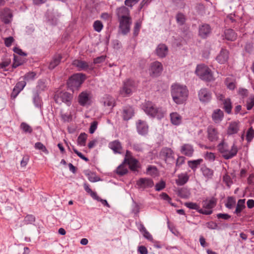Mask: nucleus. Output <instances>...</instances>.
I'll use <instances>...</instances> for the list:
<instances>
[{
  "label": "nucleus",
  "instance_id": "1",
  "mask_svg": "<svg viewBox=\"0 0 254 254\" xmlns=\"http://www.w3.org/2000/svg\"><path fill=\"white\" fill-rule=\"evenodd\" d=\"M171 94L175 103L183 104L188 99L189 90L186 86L175 83L171 85Z\"/></svg>",
  "mask_w": 254,
  "mask_h": 254
},
{
  "label": "nucleus",
  "instance_id": "2",
  "mask_svg": "<svg viewBox=\"0 0 254 254\" xmlns=\"http://www.w3.org/2000/svg\"><path fill=\"white\" fill-rule=\"evenodd\" d=\"M141 108L145 113L151 118L161 120L164 117L165 112L163 108L157 106L151 101L145 100L142 104Z\"/></svg>",
  "mask_w": 254,
  "mask_h": 254
},
{
  "label": "nucleus",
  "instance_id": "3",
  "mask_svg": "<svg viewBox=\"0 0 254 254\" xmlns=\"http://www.w3.org/2000/svg\"><path fill=\"white\" fill-rule=\"evenodd\" d=\"M217 150L226 160L231 159L236 156L238 149L235 143H233L230 149L228 144L222 140L217 146Z\"/></svg>",
  "mask_w": 254,
  "mask_h": 254
},
{
  "label": "nucleus",
  "instance_id": "4",
  "mask_svg": "<svg viewBox=\"0 0 254 254\" xmlns=\"http://www.w3.org/2000/svg\"><path fill=\"white\" fill-rule=\"evenodd\" d=\"M138 87V83L130 78L123 81V85L120 88V94L124 97H129L135 92Z\"/></svg>",
  "mask_w": 254,
  "mask_h": 254
},
{
  "label": "nucleus",
  "instance_id": "5",
  "mask_svg": "<svg viewBox=\"0 0 254 254\" xmlns=\"http://www.w3.org/2000/svg\"><path fill=\"white\" fill-rule=\"evenodd\" d=\"M86 79V75L82 73H76L71 75L67 80L68 88L74 91L78 90Z\"/></svg>",
  "mask_w": 254,
  "mask_h": 254
},
{
  "label": "nucleus",
  "instance_id": "6",
  "mask_svg": "<svg viewBox=\"0 0 254 254\" xmlns=\"http://www.w3.org/2000/svg\"><path fill=\"white\" fill-rule=\"evenodd\" d=\"M195 73L201 79L206 81H211L214 79L211 70L204 64L196 66Z\"/></svg>",
  "mask_w": 254,
  "mask_h": 254
},
{
  "label": "nucleus",
  "instance_id": "7",
  "mask_svg": "<svg viewBox=\"0 0 254 254\" xmlns=\"http://www.w3.org/2000/svg\"><path fill=\"white\" fill-rule=\"evenodd\" d=\"M73 96L71 94L66 91H61L56 93L54 96V100L56 103L61 104L64 103L68 106L71 104Z\"/></svg>",
  "mask_w": 254,
  "mask_h": 254
},
{
  "label": "nucleus",
  "instance_id": "8",
  "mask_svg": "<svg viewBox=\"0 0 254 254\" xmlns=\"http://www.w3.org/2000/svg\"><path fill=\"white\" fill-rule=\"evenodd\" d=\"M119 28L123 35H127L130 30V26L132 24L131 17H124V18L119 19Z\"/></svg>",
  "mask_w": 254,
  "mask_h": 254
},
{
  "label": "nucleus",
  "instance_id": "9",
  "mask_svg": "<svg viewBox=\"0 0 254 254\" xmlns=\"http://www.w3.org/2000/svg\"><path fill=\"white\" fill-rule=\"evenodd\" d=\"M72 64L77 67L79 71L84 70L89 72L93 70L94 69L92 63L88 64L87 62L80 60H74Z\"/></svg>",
  "mask_w": 254,
  "mask_h": 254
},
{
  "label": "nucleus",
  "instance_id": "10",
  "mask_svg": "<svg viewBox=\"0 0 254 254\" xmlns=\"http://www.w3.org/2000/svg\"><path fill=\"white\" fill-rule=\"evenodd\" d=\"M212 93L207 88H202L198 92V97L199 101L202 103H208L212 99Z\"/></svg>",
  "mask_w": 254,
  "mask_h": 254
},
{
  "label": "nucleus",
  "instance_id": "11",
  "mask_svg": "<svg viewBox=\"0 0 254 254\" xmlns=\"http://www.w3.org/2000/svg\"><path fill=\"white\" fill-rule=\"evenodd\" d=\"M136 185L138 189L143 190L145 189L153 187L154 182L151 178H141L136 181Z\"/></svg>",
  "mask_w": 254,
  "mask_h": 254
},
{
  "label": "nucleus",
  "instance_id": "12",
  "mask_svg": "<svg viewBox=\"0 0 254 254\" xmlns=\"http://www.w3.org/2000/svg\"><path fill=\"white\" fill-rule=\"evenodd\" d=\"M91 96L89 92L87 91L81 92L78 97V102L81 106L90 105L91 103Z\"/></svg>",
  "mask_w": 254,
  "mask_h": 254
},
{
  "label": "nucleus",
  "instance_id": "13",
  "mask_svg": "<svg viewBox=\"0 0 254 254\" xmlns=\"http://www.w3.org/2000/svg\"><path fill=\"white\" fill-rule=\"evenodd\" d=\"M206 132L207 139L210 142H216L218 140L219 132L216 127L210 125L207 127Z\"/></svg>",
  "mask_w": 254,
  "mask_h": 254
},
{
  "label": "nucleus",
  "instance_id": "14",
  "mask_svg": "<svg viewBox=\"0 0 254 254\" xmlns=\"http://www.w3.org/2000/svg\"><path fill=\"white\" fill-rule=\"evenodd\" d=\"M229 58V52L225 48H222L215 59L220 64H225L228 61Z\"/></svg>",
  "mask_w": 254,
  "mask_h": 254
},
{
  "label": "nucleus",
  "instance_id": "15",
  "mask_svg": "<svg viewBox=\"0 0 254 254\" xmlns=\"http://www.w3.org/2000/svg\"><path fill=\"white\" fill-rule=\"evenodd\" d=\"M217 201V198L214 197H211L209 199H206L202 201V207L205 209H203L204 211H210L211 212V214L213 212L212 209L216 205Z\"/></svg>",
  "mask_w": 254,
  "mask_h": 254
},
{
  "label": "nucleus",
  "instance_id": "16",
  "mask_svg": "<svg viewBox=\"0 0 254 254\" xmlns=\"http://www.w3.org/2000/svg\"><path fill=\"white\" fill-rule=\"evenodd\" d=\"M138 133L141 135H145L148 132V126L145 121L139 120L136 124Z\"/></svg>",
  "mask_w": 254,
  "mask_h": 254
},
{
  "label": "nucleus",
  "instance_id": "17",
  "mask_svg": "<svg viewBox=\"0 0 254 254\" xmlns=\"http://www.w3.org/2000/svg\"><path fill=\"white\" fill-rule=\"evenodd\" d=\"M212 29L208 24H203L199 26L198 35L202 39L207 38L211 33Z\"/></svg>",
  "mask_w": 254,
  "mask_h": 254
},
{
  "label": "nucleus",
  "instance_id": "18",
  "mask_svg": "<svg viewBox=\"0 0 254 254\" xmlns=\"http://www.w3.org/2000/svg\"><path fill=\"white\" fill-rule=\"evenodd\" d=\"M134 115V110L133 108L129 105H127L123 108L122 116L124 121H128Z\"/></svg>",
  "mask_w": 254,
  "mask_h": 254
},
{
  "label": "nucleus",
  "instance_id": "19",
  "mask_svg": "<svg viewBox=\"0 0 254 254\" xmlns=\"http://www.w3.org/2000/svg\"><path fill=\"white\" fill-rule=\"evenodd\" d=\"M194 150L192 144L189 143L183 144L180 148L181 153L187 157H190L193 156Z\"/></svg>",
  "mask_w": 254,
  "mask_h": 254
},
{
  "label": "nucleus",
  "instance_id": "20",
  "mask_svg": "<svg viewBox=\"0 0 254 254\" xmlns=\"http://www.w3.org/2000/svg\"><path fill=\"white\" fill-rule=\"evenodd\" d=\"M185 205L190 209H194L195 210L199 213L209 215L211 214V212L210 211H204L203 209L200 207L199 204L196 203L192 202H187L185 203Z\"/></svg>",
  "mask_w": 254,
  "mask_h": 254
},
{
  "label": "nucleus",
  "instance_id": "21",
  "mask_svg": "<svg viewBox=\"0 0 254 254\" xmlns=\"http://www.w3.org/2000/svg\"><path fill=\"white\" fill-rule=\"evenodd\" d=\"M13 14L8 8H4L1 11V20L5 24H9L12 21Z\"/></svg>",
  "mask_w": 254,
  "mask_h": 254
},
{
  "label": "nucleus",
  "instance_id": "22",
  "mask_svg": "<svg viewBox=\"0 0 254 254\" xmlns=\"http://www.w3.org/2000/svg\"><path fill=\"white\" fill-rule=\"evenodd\" d=\"M150 70L153 76H159L163 70L162 64L158 61L152 63L151 64Z\"/></svg>",
  "mask_w": 254,
  "mask_h": 254
},
{
  "label": "nucleus",
  "instance_id": "23",
  "mask_svg": "<svg viewBox=\"0 0 254 254\" xmlns=\"http://www.w3.org/2000/svg\"><path fill=\"white\" fill-rule=\"evenodd\" d=\"M62 59L63 56L61 54L56 53L55 54L52 58V60L49 64L48 66L49 68L50 69H54L60 64Z\"/></svg>",
  "mask_w": 254,
  "mask_h": 254
},
{
  "label": "nucleus",
  "instance_id": "24",
  "mask_svg": "<svg viewBox=\"0 0 254 254\" xmlns=\"http://www.w3.org/2000/svg\"><path fill=\"white\" fill-rule=\"evenodd\" d=\"M168 49L167 46L164 44H160L156 49V54L160 58L165 57L168 53Z\"/></svg>",
  "mask_w": 254,
  "mask_h": 254
},
{
  "label": "nucleus",
  "instance_id": "25",
  "mask_svg": "<svg viewBox=\"0 0 254 254\" xmlns=\"http://www.w3.org/2000/svg\"><path fill=\"white\" fill-rule=\"evenodd\" d=\"M212 119L216 124L220 123L224 118V113L220 109L214 110L212 114Z\"/></svg>",
  "mask_w": 254,
  "mask_h": 254
},
{
  "label": "nucleus",
  "instance_id": "26",
  "mask_svg": "<svg viewBox=\"0 0 254 254\" xmlns=\"http://www.w3.org/2000/svg\"><path fill=\"white\" fill-rule=\"evenodd\" d=\"M117 14L119 19L124 18V17H130V10L125 6H122L117 9Z\"/></svg>",
  "mask_w": 254,
  "mask_h": 254
},
{
  "label": "nucleus",
  "instance_id": "27",
  "mask_svg": "<svg viewBox=\"0 0 254 254\" xmlns=\"http://www.w3.org/2000/svg\"><path fill=\"white\" fill-rule=\"evenodd\" d=\"M245 200V199H240L237 202L236 209L234 212V214H236L238 217H240L241 216V213L246 208Z\"/></svg>",
  "mask_w": 254,
  "mask_h": 254
},
{
  "label": "nucleus",
  "instance_id": "28",
  "mask_svg": "<svg viewBox=\"0 0 254 254\" xmlns=\"http://www.w3.org/2000/svg\"><path fill=\"white\" fill-rule=\"evenodd\" d=\"M109 147L115 154H121L122 146L121 142L118 140H114L109 144Z\"/></svg>",
  "mask_w": 254,
  "mask_h": 254
},
{
  "label": "nucleus",
  "instance_id": "29",
  "mask_svg": "<svg viewBox=\"0 0 254 254\" xmlns=\"http://www.w3.org/2000/svg\"><path fill=\"white\" fill-rule=\"evenodd\" d=\"M160 155L164 157V160L166 162L168 159H174V152L170 148L164 147L160 152Z\"/></svg>",
  "mask_w": 254,
  "mask_h": 254
},
{
  "label": "nucleus",
  "instance_id": "30",
  "mask_svg": "<svg viewBox=\"0 0 254 254\" xmlns=\"http://www.w3.org/2000/svg\"><path fill=\"white\" fill-rule=\"evenodd\" d=\"M104 106L113 108L115 106V101L113 97L109 95H105L101 101Z\"/></svg>",
  "mask_w": 254,
  "mask_h": 254
},
{
  "label": "nucleus",
  "instance_id": "31",
  "mask_svg": "<svg viewBox=\"0 0 254 254\" xmlns=\"http://www.w3.org/2000/svg\"><path fill=\"white\" fill-rule=\"evenodd\" d=\"M239 130V122H231L227 129V133L228 135H232L237 133Z\"/></svg>",
  "mask_w": 254,
  "mask_h": 254
},
{
  "label": "nucleus",
  "instance_id": "32",
  "mask_svg": "<svg viewBox=\"0 0 254 254\" xmlns=\"http://www.w3.org/2000/svg\"><path fill=\"white\" fill-rule=\"evenodd\" d=\"M189 180V176L187 173H181L178 176V179L176 180V183L179 186L185 185Z\"/></svg>",
  "mask_w": 254,
  "mask_h": 254
},
{
  "label": "nucleus",
  "instance_id": "33",
  "mask_svg": "<svg viewBox=\"0 0 254 254\" xmlns=\"http://www.w3.org/2000/svg\"><path fill=\"white\" fill-rule=\"evenodd\" d=\"M176 192L178 196L182 198H188L190 195V190L185 187L178 188Z\"/></svg>",
  "mask_w": 254,
  "mask_h": 254
},
{
  "label": "nucleus",
  "instance_id": "34",
  "mask_svg": "<svg viewBox=\"0 0 254 254\" xmlns=\"http://www.w3.org/2000/svg\"><path fill=\"white\" fill-rule=\"evenodd\" d=\"M126 164L128 165L129 169L132 172L137 171L138 168L140 167L138 160L135 158L126 162Z\"/></svg>",
  "mask_w": 254,
  "mask_h": 254
},
{
  "label": "nucleus",
  "instance_id": "35",
  "mask_svg": "<svg viewBox=\"0 0 254 254\" xmlns=\"http://www.w3.org/2000/svg\"><path fill=\"white\" fill-rule=\"evenodd\" d=\"M170 120L171 123L175 126H179L182 123V118L177 112H173L170 114Z\"/></svg>",
  "mask_w": 254,
  "mask_h": 254
},
{
  "label": "nucleus",
  "instance_id": "36",
  "mask_svg": "<svg viewBox=\"0 0 254 254\" xmlns=\"http://www.w3.org/2000/svg\"><path fill=\"white\" fill-rule=\"evenodd\" d=\"M224 34L225 39L228 41H234L237 39V34L232 29H226Z\"/></svg>",
  "mask_w": 254,
  "mask_h": 254
},
{
  "label": "nucleus",
  "instance_id": "37",
  "mask_svg": "<svg viewBox=\"0 0 254 254\" xmlns=\"http://www.w3.org/2000/svg\"><path fill=\"white\" fill-rule=\"evenodd\" d=\"M223 105V109L228 114H232V103L230 98H227L222 103Z\"/></svg>",
  "mask_w": 254,
  "mask_h": 254
},
{
  "label": "nucleus",
  "instance_id": "38",
  "mask_svg": "<svg viewBox=\"0 0 254 254\" xmlns=\"http://www.w3.org/2000/svg\"><path fill=\"white\" fill-rule=\"evenodd\" d=\"M202 162V159H198L196 160L188 161V164L189 167L195 172Z\"/></svg>",
  "mask_w": 254,
  "mask_h": 254
},
{
  "label": "nucleus",
  "instance_id": "39",
  "mask_svg": "<svg viewBox=\"0 0 254 254\" xmlns=\"http://www.w3.org/2000/svg\"><path fill=\"white\" fill-rule=\"evenodd\" d=\"M201 171L203 175L208 180L212 178L214 172L212 169L204 166L202 167V168H201Z\"/></svg>",
  "mask_w": 254,
  "mask_h": 254
},
{
  "label": "nucleus",
  "instance_id": "40",
  "mask_svg": "<svg viewBox=\"0 0 254 254\" xmlns=\"http://www.w3.org/2000/svg\"><path fill=\"white\" fill-rule=\"evenodd\" d=\"M84 174L88 178V180L91 182H96L100 180V178L96 175V174L89 170L84 171Z\"/></svg>",
  "mask_w": 254,
  "mask_h": 254
},
{
  "label": "nucleus",
  "instance_id": "41",
  "mask_svg": "<svg viewBox=\"0 0 254 254\" xmlns=\"http://www.w3.org/2000/svg\"><path fill=\"white\" fill-rule=\"evenodd\" d=\"M33 102L36 108L41 109L43 105V102L39 94L36 92L33 95Z\"/></svg>",
  "mask_w": 254,
  "mask_h": 254
},
{
  "label": "nucleus",
  "instance_id": "42",
  "mask_svg": "<svg viewBox=\"0 0 254 254\" xmlns=\"http://www.w3.org/2000/svg\"><path fill=\"white\" fill-rule=\"evenodd\" d=\"M125 164L126 163H124V162H123L117 168L116 170V173L117 174L122 176L128 173V170L125 166Z\"/></svg>",
  "mask_w": 254,
  "mask_h": 254
},
{
  "label": "nucleus",
  "instance_id": "43",
  "mask_svg": "<svg viewBox=\"0 0 254 254\" xmlns=\"http://www.w3.org/2000/svg\"><path fill=\"white\" fill-rule=\"evenodd\" d=\"M60 13L57 12L55 14L49 16L48 17V21L52 25H56L58 22V18L61 16Z\"/></svg>",
  "mask_w": 254,
  "mask_h": 254
},
{
  "label": "nucleus",
  "instance_id": "44",
  "mask_svg": "<svg viewBox=\"0 0 254 254\" xmlns=\"http://www.w3.org/2000/svg\"><path fill=\"white\" fill-rule=\"evenodd\" d=\"M87 138V134L85 132L81 133L77 138V144L81 146H84L86 145V141Z\"/></svg>",
  "mask_w": 254,
  "mask_h": 254
},
{
  "label": "nucleus",
  "instance_id": "45",
  "mask_svg": "<svg viewBox=\"0 0 254 254\" xmlns=\"http://www.w3.org/2000/svg\"><path fill=\"white\" fill-rule=\"evenodd\" d=\"M177 23L180 26L183 25L186 21V17L185 14L182 12H179L176 15Z\"/></svg>",
  "mask_w": 254,
  "mask_h": 254
},
{
  "label": "nucleus",
  "instance_id": "46",
  "mask_svg": "<svg viewBox=\"0 0 254 254\" xmlns=\"http://www.w3.org/2000/svg\"><path fill=\"white\" fill-rule=\"evenodd\" d=\"M20 128L25 133L31 134L33 132L32 127L28 124L25 122H22L20 125Z\"/></svg>",
  "mask_w": 254,
  "mask_h": 254
},
{
  "label": "nucleus",
  "instance_id": "47",
  "mask_svg": "<svg viewBox=\"0 0 254 254\" xmlns=\"http://www.w3.org/2000/svg\"><path fill=\"white\" fill-rule=\"evenodd\" d=\"M34 148L37 150H41L46 155L49 153L46 146L41 142H36L34 145Z\"/></svg>",
  "mask_w": 254,
  "mask_h": 254
},
{
  "label": "nucleus",
  "instance_id": "48",
  "mask_svg": "<svg viewBox=\"0 0 254 254\" xmlns=\"http://www.w3.org/2000/svg\"><path fill=\"white\" fill-rule=\"evenodd\" d=\"M246 106L248 110H251L254 106V95H251L246 101Z\"/></svg>",
  "mask_w": 254,
  "mask_h": 254
},
{
  "label": "nucleus",
  "instance_id": "49",
  "mask_svg": "<svg viewBox=\"0 0 254 254\" xmlns=\"http://www.w3.org/2000/svg\"><path fill=\"white\" fill-rule=\"evenodd\" d=\"M142 25V21L140 20H137L134 24L133 27V35L134 37H136L138 35L140 29Z\"/></svg>",
  "mask_w": 254,
  "mask_h": 254
},
{
  "label": "nucleus",
  "instance_id": "50",
  "mask_svg": "<svg viewBox=\"0 0 254 254\" xmlns=\"http://www.w3.org/2000/svg\"><path fill=\"white\" fill-rule=\"evenodd\" d=\"M254 138V129L251 127L247 131L246 139L248 142H251Z\"/></svg>",
  "mask_w": 254,
  "mask_h": 254
},
{
  "label": "nucleus",
  "instance_id": "51",
  "mask_svg": "<svg viewBox=\"0 0 254 254\" xmlns=\"http://www.w3.org/2000/svg\"><path fill=\"white\" fill-rule=\"evenodd\" d=\"M235 204H236V200H235V198L232 196L228 197V198L227 199V202L225 204V206L227 208H228L229 209H231L234 207Z\"/></svg>",
  "mask_w": 254,
  "mask_h": 254
},
{
  "label": "nucleus",
  "instance_id": "52",
  "mask_svg": "<svg viewBox=\"0 0 254 254\" xmlns=\"http://www.w3.org/2000/svg\"><path fill=\"white\" fill-rule=\"evenodd\" d=\"M93 26L94 30L97 32H101L103 28V23L100 20L95 21L93 23Z\"/></svg>",
  "mask_w": 254,
  "mask_h": 254
},
{
  "label": "nucleus",
  "instance_id": "53",
  "mask_svg": "<svg viewBox=\"0 0 254 254\" xmlns=\"http://www.w3.org/2000/svg\"><path fill=\"white\" fill-rule=\"evenodd\" d=\"M23 64V61L18 56L14 55L13 63L12 65V68H16Z\"/></svg>",
  "mask_w": 254,
  "mask_h": 254
},
{
  "label": "nucleus",
  "instance_id": "54",
  "mask_svg": "<svg viewBox=\"0 0 254 254\" xmlns=\"http://www.w3.org/2000/svg\"><path fill=\"white\" fill-rule=\"evenodd\" d=\"M215 155L214 153L206 152L204 155V158L205 160L210 162H213L215 159Z\"/></svg>",
  "mask_w": 254,
  "mask_h": 254
},
{
  "label": "nucleus",
  "instance_id": "55",
  "mask_svg": "<svg viewBox=\"0 0 254 254\" xmlns=\"http://www.w3.org/2000/svg\"><path fill=\"white\" fill-rule=\"evenodd\" d=\"M61 117L62 120L64 123L69 122L72 120V115L70 114L61 113Z\"/></svg>",
  "mask_w": 254,
  "mask_h": 254
},
{
  "label": "nucleus",
  "instance_id": "56",
  "mask_svg": "<svg viewBox=\"0 0 254 254\" xmlns=\"http://www.w3.org/2000/svg\"><path fill=\"white\" fill-rule=\"evenodd\" d=\"M35 221V217L31 214L27 215L24 218V222L26 224H32Z\"/></svg>",
  "mask_w": 254,
  "mask_h": 254
},
{
  "label": "nucleus",
  "instance_id": "57",
  "mask_svg": "<svg viewBox=\"0 0 254 254\" xmlns=\"http://www.w3.org/2000/svg\"><path fill=\"white\" fill-rule=\"evenodd\" d=\"M223 181L227 186L230 187L233 184L231 177L228 174H225L223 177Z\"/></svg>",
  "mask_w": 254,
  "mask_h": 254
},
{
  "label": "nucleus",
  "instance_id": "58",
  "mask_svg": "<svg viewBox=\"0 0 254 254\" xmlns=\"http://www.w3.org/2000/svg\"><path fill=\"white\" fill-rule=\"evenodd\" d=\"M186 158L184 156H179L176 162V167L177 168H180L185 162Z\"/></svg>",
  "mask_w": 254,
  "mask_h": 254
},
{
  "label": "nucleus",
  "instance_id": "59",
  "mask_svg": "<svg viewBox=\"0 0 254 254\" xmlns=\"http://www.w3.org/2000/svg\"><path fill=\"white\" fill-rule=\"evenodd\" d=\"M166 187V183L164 181H161L159 183L156 184L155 186V190L159 191L164 189Z\"/></svg>",
  "mask_w": 254,
  "mask_h": 254
},
{
  "label": "nucleus",
  "instance_id": "60",
  "mask_svg": "<svg viewBox=\"0 0 254 254\" xmlns=\"http://www.w3.org/2000/svg\"><path fill=\"white\" fill-rule=\"evenodd\" d=\"M173 3L178 8H184L186 4L183 0H172Z\"/></svg>",
  "mask_w": 254,
  "mask_h": 254
},
{
  "label": "nucleus",
  "instance_id": "61",
  "mask_svg": "<svg viewBox=\"0 0 254 254\" xmlns=\"http://www.w3.org/2000/svg\"><path fill=\"white\" fill-rule=\"evenodd\" d=\"M26 83L24 80L20 81L16 84L14 87L21 92L26 86Z\"/></svg>",
  "mask_w": 254,
  "mask_h": 254
},
{
  "label": "nucleus",
  "instance_id": "62",
  "mask_svg": "<svg viewBox=\"0 0 254 254\" xmlns=\"http://www.w3.org/2000/svg\"><path fill=\"white\" fill-rule=\"evenodd\" d=\"M133 158H134V157L132 156V153L130 151L127 150L123 161L124 163H126V162H128L129 160H131Z\"/></svg>",
  "mask_w": 254,
  "mask_h": 254
},
{
  "label": "nucleus",
  "instance_id": "63",
  "mask_svg": "<svg viewBox=\"0 0 254 254\" xmlns=\"http://www.w3.org/2000/svg\"><path fill=\"white\" fill-rule=\"evenodd\" d=\"M157 171V168L155 166L149 165L146 169V173L149 175H154Z\"/></svg>",
  "mask_w": 254,
  "mask_h": 254
},
{
  "label": "nucleus",
  "instance_id": "64",
  "mask_svg": "<svg viewBox=\"0 0 254 254\" xmlns=\"http://www.w3.org/2000/svg\"><path fill=\"white\" fill-rule=\"evenodd\" d=\"M206 226L209 229H216L218 228L217 224L214 221H209L206 223Z\"/></svg>",
  "mask_w": 254,
  "mask_h": 254
}]
</instances>
